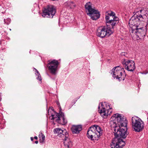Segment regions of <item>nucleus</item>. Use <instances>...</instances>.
<instances>
[{
	"label": "nucleus",
	"mask_w": 148,
	"mask_h": 148,
	"mask_svg": "<svg viewBox=\"0 0 148 148\" xmlns=\"http://www.w3.org/2000/svg\"><path fill=\"white\" fill-rule=\"evenodd\" d=\"M110 123L112 128H114V132L118 130L120 126H126V119L123 116L118 113L113 115L110 118Z\"/></svg>",
	"instance_id": "nucleus-1"
},
{
	"label": "nucleus",
	"mask_w": 148,
	"mask_h": 148,
	"mask_svg": "<svg viewBox=\"0 0 148 148\" xmlns=\"http://www.w3.org/2000/svg\"><path fill=\"white\" fill-rule=\"evenodd\" d=\"M54 132L57 134L59 137H61L64 139V143L66 148H69L72 145V143L69 138H68L69 135L65 129L62 130L60 128H56L54 130Z\"/></svg>",
	"instance_id": "nucleus-2"
},
{
	"label": "nucleus",
	"mask_w": 148,
	"mask_h": 148,
	"mask_svg": "<svg viewBox=\"0 0 148 148\" xmlns=\"http://www.w3.org/2000/svg\"><path fill=\"white\" fill-rule=\"evenodd\" d=\"M102 133L101 127L96 125H95L90 127L87 134L88 138L91 140H98Z\"/></svg>",
	"instance_id": "nucleus-3"
},
{
	"label": "nucleus",
	"mask_w": 148,
	"mask_h": 148,
	"mask_svg": "<svg viewBox=\"0 0 148 148\" xmlns=\"http://www.w3.org/2000/svg\"><path fill=\"white\" fill-rule=\"evenodd\" d=\"M115 13L112 11H108L106 13L105 19L106 25L113 29L114 26L119 22V18L115 16Z\"/></svg>",
	"instance_id": "nucleus-4"
},
{
	"label": "nucleus",
	"mask_w": 148,
	"mask_h": 148,
	"mask_svg": "<svg viewBox=\"0 0 148 148\" xmlns=\"http://www.w3.org/2000/svg\"><path fill=\"white\" fill-rule=\"evenodd\" d=\"M139 14L138 12H136L130 19L129 21V24L131 29L132 28H136L139 26L140 21H144L143 18L145 16L144 15H138Z\"/></svg>",
	"instance_id": "nucleus-5"
},
{
	"label": "nucleus",
	"mask_w": 148,
	"mask_h": 148,
	"mask_svg": "<svg viewBox=\"0 0 148 148\" xmlns=\"http://www.w3.org/2000/svg\"><path fill=\"white\" fill-rule=\"evenodd\" d=\"M113 77L114 78H116L119 81L124 80L126 74L123 68L120 66L115 67L112 70Z\"/></svg>",
	"instance_id": "nucleus-6"
},
{
	"label": "nucleus",
	"mask_w": 148,
	"mask_h": 148,
	"mask_svg": "<svg viewBox=\"0 0 148 148\" xmlns=\"http://www.w3.org/2000/svg\"><path fill=\"white\" fill-rule=\"evenodd\" d=\"M112 27L108 26H101L97 29L96 34L97 36L101 38L106 36H110L113 33Z\"/></svg>",
	"instance_id": "nucleus-7"
},
{
	"label": "nucleus",
	"mask_w": 148,
	"mask_h": 148,
	"mask_svg": "<svg viewBox=\"0 0 148 148\" xmlns=\"http://www.w3.org/2000/svg\"><path fill=\"white\" fill-rule=\"evenodd\" d=\"M132 126L134 130L139 132L142 131L144 127L143 121L139 117L134 116L132 119Z\"/></svg>",
	"instance_id": "nucleus-8"
},
{
	"label": "nucleus",
	"mask_w": 148,
	"mask_h": 148,
	"mask_svg": "<svg viewBox=\"0 0 148 148\" xmlns=\"http://www.w3.org/2000/svg\"><path fill=\"white\" fill-rule=\"evenodd\" d=\"M131 33L134 34L139 39L143 38L145 36L146 30L145 27H141L139 26L137 27L132 28L130 30Z\"/></svg>",
	"instance_id": "nucleus-9"
},
{
	"label": "nucleus",
	"mask_w": 148,
	"mask_h": 148,
	"mask_svg": "<svg viewBox=\"0 0 148 148\" xmlns=\"http://www.w3.org/2000/svg\"><path fill=\"white\" fill-rule=\"evenodd\" d=\"M126 126H120V127L116 132H114L115 137L118 138H125L127 135V121L126 119Z\"/></svg>",
	"instance_id": "nucleus-10"
},
{
	"label": "nucleus",
	"mask_w": 148,
	"mask_h": 148,
	"mask_svg": "<svg viewBox=\"0 0 148 148\" xmlns=\"http://www.w3.org/2000/svg\"><path fill=\"white\" fill-rule=\"evenodd\" d=\"M56 12V9L54 6L52 5H49L44 9L42 15L44 18H48L51 16L52 18Z\"/></svg>",
	"instance_id": "nucleus-11"
},
{
	"label": "nucleus",
	"mask_w": 148,
	"mask_h": 148,
	"mask_svg": "<svg viewBox=\"0 0 148 148\" xmlns=\"http://www.w3.org/2000/svg\"><path fill=\"white\" fill-rule=\"evenodd\" d=\"M125 145V143L121 139L115 137L112 140L110 147L111 148H122Z\"/></svg>",
	"instance_id": "nucleus-12"
},
{
	"label": "nucleus",
	"mask_w": 148,
	"mask_h": 148,
	"mask_svg": "<svg viewBox=\"0 0 148 148\" xmlns=\"http://www.w3.org/2000/svg\"><path fill=\"white\" fill-rule=\"evenodd\" d=\"M122 64L125 69L128 71H133L135 69V63L132 60L124 59Z\"/></svg>",
	"instance_id": "nucleus-13"
},
{
	"label": "nucleus",
	"mask_w": 148,
	"mask_h": 148,
	"mask_svg": "<svg viewBox=\"0 0 148 148\" xmlns=\"http://www.w3.org/2000/svg\"><path fill=\"white\" fill-rule=\"evenodd\" d=\"M59 64L58 61L56 60L49 61L47 66L51 73L54 75L56 74V72Z\"/></svg>",
	"instance_id": "nucleus-14"
},
{
	"label": "nucleus",
	"mask_w": 148,
	"mask_h": 148,
	"mask_svg": "<svg viewBox=\"0 0 148 148\" xmlns=\"http://www.w3.org/2000/svg\"><path fill=\"white\" fill-rule=\"evenodd\" d=\"M112 112L111 108H110L108 110L106 109L105 108L103 107L99 111V113L104 118H106L108 115H110Z\"/></svg>",
	"instance_id": "nucleus-15"
},
{
	"label": "nucleus",
	"mask_w": 148,
	"mask_h": 148,
	"mask_svg": "<svg viewBox=\"0 0 148 148\" xmlns=\"http://www.w3.org/2000/svg\"><path fill=\"white\" fill-rule=\"evenodd\" d=\"M87 14L90 16L93 20H96L99 18L100 16L99 12L96 10L90 13H87Z\"/></svg>",
	"instance_id": "nucleus-16"
},
{
	"label": "nucleus",
	"mask_w": 148,
	"mask_h": 148,
	"mask_svg": "<svg viewBox=\"0 0 148 148\" xmlns=\"http://www.w3.org/2000/svg\"><path fill=\"white\" fill-rule=\"evenodd\" d=\"M71 130L73 134H77L82 130V127L81 125H73Z\"/></svg>",
	"instance_id": "nucleus-17"
},
{
	"label": "nucleus",
	"mask_w": 148,
	"mask_h": 148,
	"mask_svg": "<svg viewBox=\"0 0 148 148\" xmlns=\"http://www.w3.org/2000/svg\"><path fill=\"white\" fill-rule=\"evenodd\" d=\"M92 4L90 2L86 3L85 4V7L87 12V14L90 13L95 10L92 8Z\"/></svg>",
	"instance_id": "nucleus-18"
},
{
	"label": "nucleus",
	"mask_w": 148,
	"mask_h": 148,
	"mask_svg": "<svg viewBox=\"0 0 148 148\" xmlns=\"http://www.w3.org/2000/svg\"><path fill=\"white\" fill-rule=\"evenodd\" d=\"M67 122V120L66 119L64 114L62 112H61V115L60 116L59 120L58 123L63 125L66 124Z\"/></svg>",
	"instance_id": "nucleus-19"
},
{
	"label": "nucleus",
	"mask_w": 148,
	"mask_h": 148,
	"mask_svg": "<svg viewBox=\"0 0 148 148\" xmlns=\"http://www.w3.org/2000/svg\"><path fill=\"white\" fill-rule=\"evenodd\" d=\"M60 111L59 113H57L56 115H52V119H55V121L58 122L59 120L60 119V116L61 115V112L62 109L61 107L60 106L59 107Z\"/></svg>",
	"instance_id": "nucleus-20"
},
{
	"label": "nucleus",
	"mask_w": 148,
	"mask_h": 148,
	"mask_svg": "<svg viewBox=\"0 0 148 148\" xmlns=\"http://www.w3.org/2000/svg\"><path fill=\"white\" fill-rule=\"evenodd\" d=\"M66 5L69 8H73L75 7V5L72 1L67 2L66 3Z\"/></svg>",
	"instance_id": "nucleus-21"
},
{
	"label": "nucleus",
	"mask_w": 148,
	"mask_h": 148,
	"mask_svg": "<svg viewBox=\"0 0 148 148\" xmlns=\"http://www.w3.org/2000/svg\"><path fill=\"white\" fill-rule=\"evenodd\" d=\"M40 142V143H43L45 140V136L42 134L39 136Z\"/></svg>",
	"instance_id": "nucleus-22"
},
{
	"label": "nucleus",
	"mask_w": 148,
	"mask_h": 148,
	"mask_svg": "<svg viewBox=\"0 0 148 148\" xmlns=\"http://www.w3.org/2000/svg\"><path fill=\"white\" fill-rule=\"evenodd\" d=\"M11 21L10 19L9 18H8L6 19H4V22L7 25H8L10 23Z\"/></svg>",
	"instance_id": "nucleus-23"
},
{
	"label": "nucleus",
	"mask_w": 148,
	"mask_h": 148,
	"mask_svg": "<svg viewBox=\"0 0 148 148\" xmlns=\"http://www.w3.org/2000/svg\"><path fill=\"white\" fill-rule=\"evenodd\" d=\"M36 75L37 76V77H36L37 79L39 81H41L42 80L41 78L40 77V75L39 74H36Z\"/></svg>",
	"instance_id": "nucleus-24"
},
{
	"label": "nucleus",
	"mask_w": 148,
	"mask_h": 148,
	"mask_svg": "<svg viewBox=\"0 0 148 148\" xmlns=\"http://www.w3.org/2000/svg\"><path fill=\"white\" fill-rule=\"evenodd\" d=\"M35 70H36V73H37V74H39V72L35 68H34V69Z\"/></svg>",
	"instance_id": "nucleus-25"
},
{
	"label": "nucleus",
	"mask_w": 148,
	"mask_h": 148,
	"mask_svg": "<svg viewBox=\"0 0 148 148\" xmlns=\"http://www.w3.org/2000/svg\"><path fill=\"white\" fill-rule=\"evenodd\" d=\"M34 139H35L36 140H37L38 139V137L37 136H35L34 137Z\"/></svg>",
	"instance_id": "nucleus-26"
},
{
	"label": "nucleus",
	"mask_w": 148,
	"mask_h": 148,
	"mask_svg": "<svg viewBox=\"0 0 148 148\" xmlns=\"http://www.w3.org/2000/svg\"><path fill=\"white\" fill-rule=\"evenodd\" d=\"M35 143L36 144H37L38 143V141H36L35 142Z\"/></svg>",
	"instance_id": "nucleus-27"
},
{
	"label": "nucleus",
	"mask_w": 148,
	"mask_h": 148,
	"mask_svg": "<svg viewBox=\"0 0 148 148\" xmlns=\"http://www.w3.org/2000/svg\"><path fill=\"white\" fill-rule=\"evenodd\" d=\"M31 140L33 141V138L32 137H31Z\"/></svg>",
	"instance_id": "nucleus-28"
},
{
	"label": "nucleus",
	"mask_w": 148,
	"mask_h": 148,
	"mask_svg": "<svg viewBox=\"0 0 148 148\" xmlns=\"http://www.w3.org/2000/svg\"><path fill=\"white\" fill-rule=\"evenodd\" d=\"M102 105H103V104H101V107H102Z\"/></svg>",
	"instance_id": "nucleus-29"
},
{
	"label": "nucleus",
	"mask_w": 148,
	"mask_h": 148,
	"mask_svg": "<svg viewBox=\"0 0 148 148\" xmlns=\"http://www.w3.org/2000/svg\"><path fill=\"white\" fill-rule=\"evenodd\" d=\"M58 106H60V105L59 104H58Z\"/></svg>",
	"instance_id": "nucleus-30"
},
{
	"label": "nucleus",
	"mask_w": 148,
	"mask_h": 148,
	"mask_svg": "<svg viewBox=\"0 0 148 148\" xmlns=\"http://www.w3.org/2000/svg\"><path fill=\"white\" fill-rule=\"evenodd\" d=\"M122 55H124V54H123V53H122Z\"/></svg>",
	"instance_id": "nucleus-31"
},
{
	"label": "nucleus",
	"mask_w": 148,
	"mask_h": 148,
	"mask_svg": "<svg viewBox=\"0 0 148 148\" xmlns=\"http://www.w3.org/2000/svg\"><path fill=\"white\" fill-rule=\"evenodd\" d=\"M140 12H141V10H140Z\"/></svg>",
	"instance_id": "nucleus-32"
},
{
	"label": "nucleus",
	"mask_w": 148,
	"mask_h": 148,
	"mask_svg": "<svg viewBox=\"0 0 148 148\" xmlns=\"http://www.w3.org/2000/svg\"><path fill=\"white\" fill-rule=\"evenodd\" d=\"M99 108H100V107L99 106Z\"/></svg>",
	"instance_id": "nucleus-33"
}]
</instances>
